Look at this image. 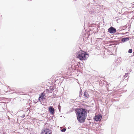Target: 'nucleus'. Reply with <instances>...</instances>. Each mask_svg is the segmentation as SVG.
Instances as JSON below:
<instances>
[{
	"mask_svg": "<svg viewBox=\"0 0 134 134\" xmlns=\"http://www.w3.org/2000/svg\"><path fill=\"white\" fill-rule=\"evenodd\" d=\"M77 120L79 122L82 123L85 121L87 112L86 109L83 108H77L75 110Z\"/></svg>",
	"mask_w": 134,
	"mask_h": 134,
	"instance_id": "obj_1",
	"label": "nucleus"
},
{
	"mask_svg": "<svg viewBox=\"0 0 134 134\" xmlns=\"http://www.w3.org/2000/svg\"><path fill=\"white\" fill-rule=\"evenodd\" d=\"M76 57L81 60H84L86 59V55L87 54L86 52L80 51L77 52L76 53Z\"/></svg>",
	"mask_w": 134,
	"mask_h": 134,
	"instance_id": "obj_2",
	"label": "nucleus"
},
{
	"mask_svg": "<svg viewBox=\"0 0 134 134\" xmlns=\"http://www.w3.org/2000/svg\"><path fill=\"white\" fill-rule=\"evenodd\" d=\"M51 131L49 129H43L42 130L41 134H51Z\"/></svg>",
	"mask_w": 134,
	"mask_h": 134,
	"instance_id": "obj_3",
	"label": "nucleus"
},
{
	"mask_svg": "<svg viewBox=\"0 0 134 134\" xmlns=\"http://www.w3.org/2000/svg\"><path fill=\"white\" fill-rule=\"evenodd\" d=\"M116 29L112 26H111L108 29V31L111 34L115 33L116 32Z\"/></svg>",
	"mask_w": 134,
	"mask_h": 134,
	"instance_id": "obj_4",
	"label": "nucleus"
},
{
	"mask_svg": "<svg viewBox=\"0 0 134 134\" xmlns=\"http://www.w3.org/2000/svg\"><path fill=\"white\" fill-rule=\"evenodd\" d=\"M102 117V116L101 115H98L96 116L95 118H94V119L96 121H100Z\"/></svg>",
	"mask_w": 134,
	"mask_h": 134,
	"instance_id": "obj_5",
	"label": "nucleus"
},
{
	"mask_svg": "<svg viewBox=\"0 0 134 134\" xmlns=\"http://www.w3.org/2000/svg\"><path fill=\"white\" fill-rule=\"evenodd\" d=\"M121 62V61L120 60H117L115 61L113 65L115 67H116L118 65L120 64Z\"/></svg>",
	"mask_w": 134,
	"mask_h": 134,
	"instance_id": "obj_6",
	"label": "nucleus"
},
{
	"mask_svg": "<svg viewBox=\"0 0 134 134\" xmlns=\"http://www.w3.org/2000/svg\"><path fill=\"white\" fill-rule=\"evenodd\" d=\"M48 109L51 113L53 114L54 113V109L53 107L50 106L48 108Z\"/></svg>",
	"mask_w": 134,
	"mask_h": 134,
	"instance_id": "obj_7",
	"label": "nucleus"
},
{
	"mask_svg": "<svg viewBox=\"0 0 134 134\" xmlns=\"http://www.w3.org/2000/svg\"><path fill=\"white\" fill-rule=\"evenodd\" d=\"M45 96V94L41 93L38 98V100L40 101L42 100L43 99H44V96Z\"/></svg>",
	"mask_w": 134,
	"mask_h": 134,
	"instance_id": "obj_8",
	"label": "nucleus"
},
{
	"mask_svg": "<svg viewBox=\"0 0 134 134\" xmlns=\"http://www.w3.org/2000/svg\"><path fill=\"white\" fill-rule=\"evenodd\" d=\"M54 90V87L52 86H50L49 88V89H47L46 90L49 93H52Z\"/></svg>",
	"mask_w": 134,
	"mask_h": 134,
	"instance_id": "obj_9",
	"label": "nucleus"
},
{
	"mask_svg": "<svg viewBox=\"0 0 134 134\" xmlns=\"http://www.w3.org/2000/svg\"><path fill=\"white\" fill-rule=\"evenodd\" d=\"M129 37H128L122 38L121 39V41L123 42H126L128 41L129 40Z\"/></svg>",
	"mask_w": 134,
	"mask_h": 134,
	"instance_id": "obj_10",
	"label": "nucleus"
},
{
	"mask_svg": "<svg viewBox=\"0 0 134 134\" xmlns=\"http://www.w3.org/2000/svg\"><path fill=\"white\" fill-rule=\"evenodd\" d=\"M84 95L85 97L87 98H88L89 97V95L88 94V93L86 91H85L84 93Z\"/></svg>",
	"mask_w": 134,
	"mask_h": 134,
	"instance_id": "obj_11",
	"label": "nucleus"
},
{
	"mask_svg": "<svg viewBox=\"0 0 134 134\" xmlns=\"http://www.w3.org/2000/svg\"><path fill=\"white\" fill-rule=\"evenodd\" d=\"M82 90L81 89L80 91L79 92V97H80V98H81L82 94Z\"/></svg>",
	"mask_w": 134,
	"mask_h": 134,
	"instance_id": "obj_12",
	"label": "nucleus"
},
{
	"mask_svg": "<svg viewBox=\"0 0 134 134\" xmlns=\"http://www.w3.org/2000/svg\"><path fill=\"white\" fill-rule=\"evenodd\" d=\"M66 129L65 128H63V129H61V131L63 132H64L66 130Z\"/></svg>",
	"mask_w": 134,
	"mask_h": 134,
	"instance_id": "obj_13",
	"label": "nucleus"
},
{
	"mask_svg": "<svg viewBox=\"0 0 134 134\" xmlns=\"http://www.w3.org/2000/svg\"><path fill=\"white\" fill-rule=\"evenodd\" d=\"M132 49H130L128 51V52L130 53H132Z\"/></svg>",
	"mask_w": 134,
	"mask_h": 134,
	"instance_id": "obj_14",
	"label": "nucleus"
},
{
	"mask_svg": "<svg viewBox=\"0 0 134 134\" xmlns=\"http://www.w3.org/2000/svg\"><path fill=\"white\" fill-rule=\"evenodd\" d=\"M128 75V73H126L125 75H124V77H127Z\"/></svg>",
	"mask_w": 134,
	"mask_h": 134,
	"instance_id": "obj_15",
	"label": "nucleus"
},
{
	"mask_svg": "<svg viewBox=\"0 0 134 134\" xmlns=\"http://www.w3.org/2000/svg\"><path fill=\"white\" fill-rule=\"evenodd\" d=\"M25 116V115H23L21 116V118H23Z\"/></svg>",
	"mask_w": 134,
	"mask_h": 134,
	"instance_id": "obj_16",
	"label": "nucleus"
},
{
	"mask_svg": "<svg viewBox=\"0 0 134 134\" xmlns=\"http://www.w3.org/2000/svg\"><path fill=\"white\" fill-rule=\"evenodd\" d=\"M58 109L59 110H60V108H61V107H60V106H58Z\"/></svg>",
	"mask_w": 134,
	"mask_h": 134,
	"instance_id": "obj_17",
	"label": "nucleus"
},
{
	"mask_svg": "<svg viewBox=\"0 0 134 134\" xmlns=\"http://www.w3.org/2000/svg\"><path fill=\"white\" fill-rule=\"evenodd\" d=\"M55 96H56V94H54V95H53L54 97H55Z\"/></svg>",
	"mask_w": 134,
	"mask_h": 134,
	"instance_id": "obj_18",
	"label": "nucleus"
},
{
	"mask_svg": "<svg viewBox=\"0 0 134 134\" xmlns=\"http://www.w3.org/2000/svg\"><path fill=\"white\" fill-rule=\"evenodd\" d=\"M9 118L8 117V119H9Z\"/></svg>",
	"mask_w": 134,
	"mask_h": 134,
	"instance_id": "obj_19",
	"label": "nucleus"
}]
</instances>
